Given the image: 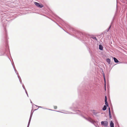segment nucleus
<instances>
[{
	"mask_svg": "<svg viewBox=\"0 0 127 127\" xmlns=\"http://www.w3.org/2000/svg\"><path fill=\"white\" fill-rule=\"evenodd\" d=\"M4 28L5 30L6 34L7 32H6V31L5 28L4 27Z\"/></svg>",
	"mask_w": 127,
	"mask_h": 127,
	"instance_id": "obj_25",
	"label": "nucleus"
},
{
	"mask_svg": "<svg viewBox=\"0 0 127 127\" xmlns=\"http://www.w3.org/2000/svg\"><path fill=\"white\" fill-rule=\"evenodd\" d=\"M49 110H52L50 109H48Z\"/></svg>",
	"mask_w": 127,
	"mask_h": 127,
	"instance_id": "obj_29",
	"label": "nucleus"
},
{
	"mask_svg": "<svg viewBox=\"0 0 127 127\" xmlns=\"http://www.w3.org/2000/svg\"><path fill=\"white\" fill-rule=\"evenodd\" d=\"M57 111V112H58V111Z\"/></svg>",
	"mask_w": 127,
	"mask_h": 127,
	"instance_id": "obj_30",
	"label": "nucleus"
},
{
	"mask_svg": "<svg viewBox=\"0 0 127 127\" xmlns=\"http://www.w3.org/2000/svg\"><path fill=\"white\" fill-rule=\"evenodd\" d=\"M105 101V104L106 105V106H108V104L107 101Z\"/></svg>",
	"mask_w": 127,
	"mask_h": 127,
	"instance_id": "obj_15",
	"label": "nucleus"
},
{
	"mask_svg": "<svg viewBox=\"0 0 127 127\" xmlns=\"http://www.w3.org/2000/svg\"><path fill=\"white\" fill-rule=\"evenodd\" d=\"M106 62L108 63L109 64H110V62H111V60L109 59H107L106 60Z\"/></svg>",
	"mask_w": 127,
	"mask_h": 127,
	"instance_id": "obj_10",
	"label": "nucleus"
},
{
	"mask_svg": "<svg viewBox=\"0 0 127 127\" xmlns=\"http://www.w3.org/2000/svg\"><path fill=\"white\" fill-rule=\"evenodd\" d=\"M34 4L40 8H42L43 6L42 4H40L39 3L36 2H34Z\"/></svg>",
	"mask_w": 127,
	"mask_h": 127,
	"instance_id": "obj_4",
	"label": "nucleus"
},
{
	"mask_svg": "<svg viewBox=\"0 0 127 127\" xmlns=\"http://www.w3.org/2000/svg\"><path fill=\"white\" fill-rule=\"evenodd\" d=\"M32 112H31V114L30 117V119H29V122H28V125L27 127H29V126L30 124V122H31V118H32Z\"/></svg>",
	"mask_w": 127,
	"mask_h": 127,
	"instance_id": "obj_6",
	"label": "nucleus"
},
{
	"mask_svg": "<svg viewBox=\"0 0 127 127\" xmlns=\"http://www.w3.org/2000/svg\"><path fill=\"white\" fill-rule=\"evenodd\" d=\"M107 101V97L106 96H105V101Z\"/></svg>",
	"mask_w": 127,
	"mask_h": 127,
	"instance_id": "obj_20",
	"label": "nucleus"
},
{
	"mask_svg": "<svg viewBox=\"0 0 127 127\" xmlns=\"http://www.w3.org/2000/svg\"><path fill=\"white\" fill-rule=\"evenodd\" d=\"M54 108L55 109H56L57 108V107L56 106H54Z\"/></svg>",
	"mask_w": 127,
	"mask_h": 127,
	"instance_id": "obj_22",
	"label": "nucleus"
},
{
	"mask_svg": "<svg viewBox=\"0 0 127 127\" xmlns=\"http://www.w3.org/2000/svg\"><path fill=\"white\" fill-rule=\"evenodd\" d=\"M25 91L26 93V94H27L28 96V93H27V92L26 90H25Z\"/></svg>",
	"mask_w": 127,
	"mask_h": 127,
	"instance_id": "obj_23",
	"label": "nucleus"
},
{
	"mask_svg": "<svg viewBox=\"0 0 127 127\" xmlns=\"http://www.w3.org/2000/svg\"><path fill=\"white\" fill-rule=\"evenodd\" d=\"M111 27V25H110L109 27V28H108V29L106 30V31L107 32L109 30V29H110V28Z\"/></svg>",
	"mask_w": 127,
	"mask_h": 127,
	"instance_id": "obj_18",
	"label": "nucleus"
},
{
	"mask_svg": "<svg viewBox=\"0 0 127 127\" xmlns=\"http://www.w3.org/2000/svg\"><path fill=\"white\" fill-rule=\"evenodd\" d=\"M33 111H33L32 113V114H33Z\"/></svg>",
	"mask_w": 127,
	"mask_h": 127,
	"instance_id": "obj_27",
	"label": "nucleus"
},
{
	"mask_svg": "<svg viewBox=\"0 0 127 127\" xmlns=\"http://www.w3.org/2000/svg\"><path fill=\"white\" fill-rule=\"evenodd\" d=\"M113 59L114 62L116 63H118L119 62V61L115 57H113Z\"/></svg>",
	"mask_w": 127,
	"mask_h": 127,
	"instance_id": "obj_11",
	"label": "nucleus"
},
{
	"mask_svg": "<svg viewBox=\"0 0 127 127\" xmlns=\"http://www.w3.org/2000/svg\"><path fill=\"white\" fill-rule=\"evenodd\" d=\"M3 25H4V24H3ZM3 26H4V25H3Z\"/></svg>",
	"mask_w": 127,
	"mask_h": 127,
	"instance_id": "obj_32",
	"label": "nucleus"
},
{
	"mask_svg": "<svg viewBox=\"0 0 127 127\" xmlns=\"http://www.w3.org/2000/svg\"><path fill=\"white\" fill-rule=\"evenodd\" d=\"M75 112L76 113L80 114H82L81 112L78 110H76L75 111Z\"/></svg>",
	"mask_w": 127,
	"mask_h": 127,
	"instance_id": "obj_9",
	"label": "nucleus"
},
{
	"mask_svg": "<svg viewBox=\"0 0 127 127\" xmlns=\"http://www.w3.org/2000/svg\"><path fill=\"white\" fill-rule=\"evenodd\" d=\"M22 86H23V88H24V89L25 90H26L25 88V87L24 86V85H23H23H22Z\"/></svg>",
	"mask_w": 127,
	"mask_h": 127,
	"instance_id": "obj_21",
	"label": "nucleus"
},
{
	"mask_svg": "<svg viewBox=\"0 0 127 127\" xmlns=\"http://www.w3.org/2000/svg\"><path fill=\"white\" fill-rule=\"evenodd\" d=\"M110 127H114V124L112 121H111L110 122Z\"/></svg>",
	"mask_w": 127,
	"mask_h": 127,
	"instance_id": "obj_8",
	"label": "nucleus"
},
{
	"mask_svg": "<svg viewBox=\"0 0 127 127\" xmlns=\"http://www.w3.org/2000/svg\"><path fill=\"white\" fill-rule=\"evenodd\" d=\"M72 31H73V32H72V33L75 34L76 36H79V35H80L81 36H82L81 35H83L82 33L77 31L76 30H74V29H72Z\"/></svg>",
	"mask_w": 127,
	"mask_h": 127,
	"instance_id": "obj_1",
	"label": "nucleus"
},
{
	"mask_svg": "<svg viewBox=\"0 0 127 127\" xmlns=\"http://www.w3.org/2000/svg\"><path fill=\"white\" fill-rule=\"evenodd\" d=\"M109 118L110 119H112V116L111 114V111L110 110V108H109Z\"/></svg>",
	"mask_w": 127,
	"mask_h": 127,
	"instance_id": "obj_7",
	"label": "nucleus"
},
{
	"mask_svg": "<svg viewBox=\"0 0 127 127\" xmlns=\"http://www.w3.org/2000/svg\"><path fill=\"white\" fill-rule=\"evenodd\" d=\"M96 127H98V126L97 125H95L94 123V124H93Z\"/></svg>",
	"mask_w": 127,
	"mask_h": 127,
	"instance_id": "obj_19",
	"label": "nucleus"
},
{
	"mask_svg": "<svg viewBox=\"0 0 127 127\" xmlns=\"http://www.w3.org/2000/svg\"><path fill=\"white\" fill-rule=\"evenodd\" d=\"M93 114L94 115H95L96 116H97V115H96V114H97V113L95 111H94L93 112Z\"/></svg>",
	"mask_w": 127,
	"mask_h": 127,
	"instance_id": "obj_14",
	"label": "nucleus"
},
{
	"mask_svg": "<svg viewBox=\"0 0 127 127\" xmlns=\"http://www.w3.org/2000/svg\"><path fill=\"white\" fill-rule=\"evenodd\" d=\"M99 49L100 50H102L103 49V47L101 44L99 45Z\"/></svg>",
	"mask_w": 127,
	"mask_h": 127,
	"instance_id": "obj_12",
	"label": "nucleus"
},
{
	"mask_svg": "<svg viewBox=\"0 0 127 127\" xmlns=\"http://www.w3.org/2000/svg\"><path fill=\"white\" fill-rule=\"evenodd\" d=\"M31 103H32V101H31Z\"/></svg>",
	"mask_w": 127,
	"mask_h": 127,
	"instance_id": "obj_28",
	"label": "nucleus"
},
{
	"mask_svg": "<svg viewBox=\"0 0 127 127\" xmlns=\"http://www.w3.org/2000/svg\"><path fill=\"white\" fill-rule=\"evenodd\" d=\"M83 117L85 119L90 122L92 124H94V123H95V121H93L90 117H88V118H86L85 117L83 116Z\"/></svg>",
	"mask_w": 127,
	"mask_h": 127,
	"instance_id": "obj_2",
	"label": "nucleus"
},
{
	"mask_svg": "<svg viewBox=\"0 0 127 127\" xmlns=\"http://www.w3.org/2000/svg\"><path fill=\"white\" fill-rule=\"evenodd\" d=\"M107 109V106L106 105H104L103 107L102 108V109L103 110H106Z\"/></svg>",
	"mask_w": 127,
	"mask_h": 127,
	"instance_id": "obj_13",
	"label": "nucleus"
},
{
	"mask_svg": "<svg viewBox=\"0 0 127 127\" xmlns=\"http://www.w3.org/2000/svg\"><path fill=\"white\" fill-rule=\"evenodd\" d=\"M103 77H104V83H105L104 87H105L106 85V80H105V77L104 75L103 76Z\"/></svg>",
	"mask_w": 127,
	"mask_h": 127,
	"instance_id": "obj_17",
	"label": "nucleus"
},
{
	"mask_svg": "<svg viewBox=\"0 0 127 127\" xmlns=\"http://www.w3.org/2000/svg\"><path fill=\"white\" fill-rule=\"evenodd\" d=\"M37 110V109H36L35 110Z\"/></svg>",
	"mask_w": 127,
	"mask_h": 127,
	"instance_id": "obj_31",
	"label": "nucleus"
},
{
	"mask_svg": "<svg viewBox=\"0 0 127 127\" xmlns=\"http://www.w3.org/2000/svg\"><path fill=\"white\" fill-rule=\"evenodd\" d=\"M101 124L105 127H107L108 126V122L106 121H102L101 122Z\"/></svg>",
	"mask_w": 127,
	"mask_h": 127,
	"instance_id": "obj_3",
	"label": "nucleus"
},
{
	"mask_svg": "<svg viewBox=\"0 0 127 127\" xmlns=\"http://www.w3.org/2000/svg\"><path fill=\"white\" fill-rule=\"evenodd\" d=\"M13 68H14V69L16 73L17 74V75H18V77L20 81V82L21 83V84L22 82L21 81V78L18 75V73L17 72V71L16 69L15 68V67L13 66Z\"/></svg>",
	"mask_w": 127,
	"mask_h": 127,
	"instance_id": "obj_5",
	"label": "nucleus"
},
{
	"mask_svg": "<svg viewBox=\"0 0 127 127\" xmlns=\"http://www.w3.org/2000/svg\"><path fill=\"white\" fill-rule=\"evenodd\" d=\"M91 38L94 40H97V39L94 36H92L91 37Z\"/></svg>",
	"mask_w": 127,
	"mask_h": 127,
	"instance_id": "obj_16",
	"label": "nucleus"
},
{
	"mask_svg": "<svg viewBox=\"0 0 127 127\" xmlns=\"http://www.w3.org/2000/svg\"><path fill=\"white\" fill-rule=\"evenodd\" d=\"M106 86H105V90H106Z\"/></svg>",
	"mask_w": 127,
	"mask_h": 127,
	"instance_id": "obj_26",
	"label": "nucleus"
},
{
	"mask_svg": "<svg viewBox=\"0 0 127 127\" xmlns=\"http://www.w3.org/2000/svg\"><path fill=\"white\" fill-rule=\"evenodd\" d=\"M39 107L45 109L44 108H43L42 107H41V106H39ZM45 109H47V108H45Z\"/></svg>",
	"mask_w": 127,
	"mask_h": 127,
	"instance_id": "obj_24",
	"label": "nucleus"
}]
</instances>
